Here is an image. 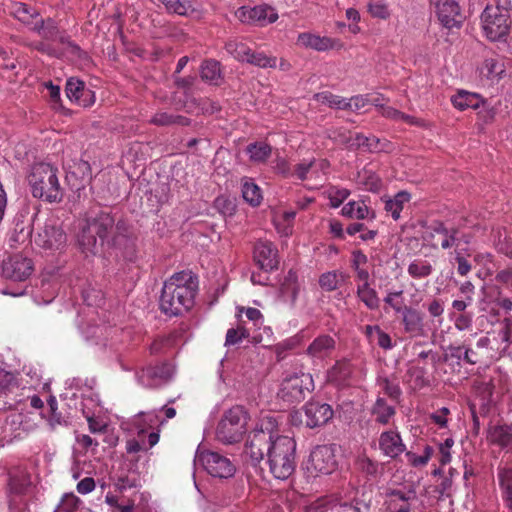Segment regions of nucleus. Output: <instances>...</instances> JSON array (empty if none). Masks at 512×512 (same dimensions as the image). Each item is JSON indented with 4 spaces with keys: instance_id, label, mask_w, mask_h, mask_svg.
Instances as JSON below:
<instances>
[{
    "instance_id": "nucleus-1",
    "label": "nucleus",
    "mask_w": 512,
    "mask_h": 512,
    "mask_svg": "<svg viewBox=\"0 0 512 512\" xmlns=\"http://www.w3.org/2000/svg\"><path fill=\"white\" fill-rule=\"evenodd\" d=\"M198 286L197 278L190 271H181L171 276L162 288L160 309L168 316H178L194 304Z\"/></svg>"
},
{
    "instance_id": "nucleus-2",
    "label": "nucleus",
    "mask_w": 512,
    "mask_h": 512,
    "mask_svg": "<svg viewBox=\"0 0 512 512\" xmlns=\"http://www.w3.org/2000/svg\"><path fill=\"white\" fill-rule=\"evenodd\" d=\"M123 223L115 224L114 217L106 211L89 212L78 234V243L86 253L97 254L105 242L109 243V236L114 228L121 231Z\"/></svg>"
},
{
    "instance_id": "nucleus-3",
    "label": "nucleus",
    "mask_w": 512,
    "mask_h": 512,
    "mask_svg": "<svg viewBox=\"0 0 512 512\" xmlns=\"http://www.w3.org/2000/svg\"><path fill=\"white\" fill-rule=\"evenodd\" d=\"M32 195L35 198L55 203L60 202L64 192L59 183L58 169L48 163H37L28 177Z\"/></svg>"
},
{
    "instance_id": "nucleus-4",
    "label": "nucleus",
    "mask_w": 512,
    "mask_h": 512,
    "mask_svg": "<svg viewBox=\"0 0 512 512\" xmlns=\"http://www.w3.org/2000/svg\"><path fill=\"white\" fill-rule=\"evenodd\" d=\"M296 442L288 436H277L268 449L270 472L280 480L288 479L296 467Z\"/></svg>"
},
{
    "instance_id": "nucleus-5",
    "label": "nucleus",
    "mask_w": 512,
    "mask_h": 512,
    "mask_svg": "<svg viewBox=\"0 0 512 512\" xmlns=\"http://www.w3.org/2000/svg\"><path fill=\"white\" fill-rule=\"evenodd\" d=\"M276 419L267 414L260 418L255 429L250 432L244 454L248 457L252 464L256 465L264 459L266 455L268 457V449L272 441H274V433L277 429Z\"/></svg>"
},
{
    "instance_id": "nucleus-6",
    "label": "nucleus",
    "mask_w": 512,
    "mask_h": 512,
    "mask_svg": "<svg viewBox=\"0 0 512 512\" xmlns=\"http://www.w3.org/2000/svg\"><path fill=\"white\" fill-rule=\"evenodd\" d=\"M249 415L244 407L236 405L227 410L216 429V437L223 444L231 445L242 440L247 431Z\"/></svg>"
},
{
    "instance_id": "nucleus-7",
    "label": "nucleus",
    "mask_w": 512,
    "mask_h": 512,
    "mask_svg": "<svg viewBox=\"0 0 512 512\" xmlns=\"http://www.w3.org/2000/svg\"><path fill=\"white\" fill-rule=\"evenodd\" d=\"M314 387L310 373L303 370L289 372L281 382L278 397L288 404L299 403L314 390Z\"/></svg>"
},
{
    "instance_id": "nucleus-8",
    "label": "nucleus",
    "mask_w": 512,
    "mask_h": 512,
    "mask_svg": "<svg viewBox=\"0 0 512 512\" xmlns=\"http://www.w3.org/2000/svg\"><path fill=\"white\" fill-rule=\"evenodd\" d=\"M334 415L332 407L327 403L307 402L301 410L290 413V422L294 426H305L310 429L326 425Z\"/></svg>"
},
{
    "instance_id": "nucleus-9",
    "label": "nucleus",
    "mask_w": 512,
    "mask_h": 512,
    "mask_svg": "<svg viewBox=\"0 0 512 512\" xmlns=\"http://www.w3.org/2000/svg\"><path fill=\"white\" fill-rule=\"evenodd\" d=\"M510 15L507 8L487 6L481 15L482 28L491 41L504 39L510 30Z\"/></svg>"
},
{
    "instance_id": "nucleus-10",
    "label": "nucleus",
    "mask_w": 512,
    "mask_h": 512,
    "mask_svg": "<svg viewBox=\"0 0 512 512\" xmlns=\"http://www.w3.org/2000/svg\"><path fill=\"white\" fill-rule=\"evenodd\" d=\"M337 468L334 448L330 445H319L310 453L306 464L307 472L312 476L328 475Z\"/></svg>"
},
{
    "instance_id": "nucleus-11",
    "label": "nucleus",
    "mask_w": 512,
    "mask_h": 512,
    "mask_svg": "<svg viewBox=\"0 0 512 512\" xmlns=\"http://www.w3.org/2000/svg\"><path fill=\"white\" fill-rule=\"evenodd\" d=\"M35 244L45 250L57 251L67 244V235L53 220L47 221L36 233Z\"/></svg>"
},
{
    "instance_id": "nucleus-12",
    "label": "nucleus",
    "mask_w": 512,
    "mask_h": 512,
    "mask_svg": "<svg viewBox=\"0 0 512 512\" xmlns=\"http://www.w3.org/2000/svg\"><path fill=\"white\" fill-rule=\"evenodd\" d=\"M235 15L242 23L257 26H266L278 19L276 10L267 4L254 7L242 6L236 10Z\"/></svg>"
},
{
    "instance_id": "nucleus-13",
    "label": "nucleus",
    "mask_w": 512,
    "mask_h": 512,
    "mask_svg": "<svg viewBox=\"0 0 512 512\" xmlns=\"http://www.w3.org/2000/svg\"><path fill=\"white\" fill-rule=\"evenodd\" d=\"M205 470L213 477L228 478L234 475L235 466L225 456L216 452H205L200 456Z\"/></svg>"
},
{
    "instance_id": "nucleus-14",
    "label": "nucleus",
    "mask_w": 512,
    "mask_h": 512,
    "mask_svg": "<svg viewBox=\"0 0 512 512\" xmlns=\"http://www.w3.org/2000/svg\"><path fill=\"white\" fill-rule=\"evenodd\" d=\"M253 259L256 265L263 271L270 272L278 268V250L268 240H259L253 249Z\"/></svg>"
},
{
    "instance_id": "nucleus-15",
    "label": "nucleus",
    "mask_w": 512,
    "mask_h": 512,
    "mask_svg": "<svg viewBox=\"0 0 512 512\" xmlns=\"http://www.w3.org/2000/svg\"><path fill=\"white\" fill-rule=\"evenodd\" d=\"M32 271L31 259L20 254L10 256L2 265L3 276L14 281L26 280L32 274Z\"/></svg>"
},
{
    "instance_id": "nucleus-16",
    "label": "nucleus",
    "mask_w": 512,
    "mask_h": 512,
    "mask_svg": "<svg viewBox=\"0 0 512 512\" xmlns=\"http://www.w3.org/2000/svg\"><path fill=\"white\" fill-rule=\"evenodd\" d=\"M296 45L301 48L312 49L318 52L342 49L344 47V44L339 39L320 36L311 32L299 33L296 39Z\"/></svg>"
},
{
    "instance_id": "nucleus-17",
    "label": "nucleus",
    "mask_w": 512,
    "mask_h": 512,
    "mask_svg": "<svg viewBox=\"0 0 512 512\" xmlns=\"http://www.w3.org/2000/svg\"><path fill=\"white\" fill-rule=\"evenodd\" d=\"M174 374V368L168 363L148 366L137 372V379L145 387H154L168 381Z\"/></svg>"
},
{
    "instance_id": "nucleus-18",
    "label": "nucleus",
    "mask_w": 512,
    "mask_h": 512,
    "mask_svg": "<svg viewBox=\"0 0 512 512\" xmlns=\"http://www.w3.org/2000/svg\"><path fill=\"white\" fill-rule=\"evenodd\" d=\"M433 230L440 236V246L444 250L452 247L462 249V243L468 245L471 242V236L469 234L462 233L454 227L448 228L442 222L435 223Z\"/></svg>"
},
{
    "instance_id": "nucleus-19",
    "label": "nucleus",
    "mask_w": 512,
    "mask_h": 512,
    "mask_svg": "<svg viewBox=\"0 0 512 512\" xmlns=\"http://www.w3.org/2000/svg\"><path fill=\"white\" fill-rule=\"evenodd\" d=\"M436 12L439 21L446 28L459 27L463 21L461 8L458 0H438Z\"/></svg>"
},
{
    "instance_id": "nucleus-20",
    "label": "nucleus",
    "mask_w": 512,
    "mask_h": 512,
    "mask_svg": "<svg viewBox=\"0 0 512 512\" xmlns=\"http://www.w3.org/2000/svg\"><path fill=\"white\" fill-rule=\"evenodd\" d=\"M405 444L397 430H388L380 434L379 449L390 458H396L405 451Z\"/></svg>"
},
{
    "instance_id": "nucleus-21",
    "label": "nucleus",
    "mask_w": 512,
    "mask_h": 512,
    "mask_svg": "<svg viewBox=\"0 0 512 512\" xmlns=\"http://www.w3.org/2000/svg\"><path fill=\"white\" fill-rule=\"evenodd\" d=\"M402 314V325L405 333L411 337H421L425 335L424 319L420 311L404 306L400 312Z\"/></svg>"
},
{
    "instance_id": "nucleus-22",
    "label": "nucleus",
    "mask_w": 512,
    "mask_h": 512,
    "mask_svg": "<svg viewBox=\"0 0 512 512\" xmlns=\"http://www.w3.org/2000/svg\"><path fill=\"white\" fill-rule=\"evenodd\" d=\"M11 492L16 496L9 502L11 512H25L26 502L17 499L18 496L24 494L30 486V480L26 476H13L9 482Z\"/></svg>"
},
{
    "instance_id": "nucleus-23",
    "label": "nucleus",
    "mask_w": 512,
    "mask_h": 512,
    "mask_svg": "<svg viewBox=\"0 0 512 512\" xmlns=\"http://www.w3.org/2000/svg\"><path fill=\"white\" fill-rule=\"evenodd\" d=\"M487 440L493 445L506 448L512 445V425H493L488 428Z\"/></svg>"
},
{
    "instance_id": "nucleus-24",
    "label": "nucleus",
    "mask_w": 512,
    "mask_h": 512,
    "mask_svg": "<svg viewBox=\"0 0 512 512\" xmlns=\"http://www.w3.org/2000/svg\"><path fill=\"white\" fill-rule=\"evenodd\" d=\"M10 13L21 23L32 27L37 19L40 18L38 10L23 2H13L10 7Z\"/></svg>"
},
{
    "instance_id": "nucleus-25",
    "label": "nucleus",
    "mask_w": 512,
    "mask_h": 512,
    "mask_svg": "<svg viewBox=\"0 0 512 512\" xmlns=\"http://www.w3.org/2000/svg\"><path fill=\"white\" fill-rule=\"evenodd\" d=\"M335 348V340L329 335H320L308 346L307 353L312 357L323 358Z\"/></svg>"
},
{
    "instance_id": "nucleus-26",
    "label": "nucleus",
    "mask_w": 512,
    "mask_h": 512,
    "mask_svg": "<svg viewBox=\"0 0 512 512\" xmlns=\"http://www.w3.org/2000/svg\"><path fill=\"white\" fill-rule=\"evenodd\" d=\"M31 30L47 41L55 40L59 34L58 27L52 18L43 19L40 17L35 21Z\"/></svg>"
},
{
    "instance_id": "nucleus-27",
    "label": "nucleus",
    "mask_w": 512,
    "mask_h": 512,
    "mask_svg": "<svg viewBox=\"0 0 512 512\" xmlns=\"http://www.w3.org/2000/svg\"><path fill=\"white\" fill-rule=\"evenodd\" d=\"M407 382L413 390L429 386L430 379L426 368L412 365L407 370Z\"/></svg>"
},
{
    "instance_id": "nucleus-28",
    "label": "nucleus",
    "mask_w": 512,
    "mask_h": 512,
    "mask_svg": "<svg viewBox=\"0 0 512 512\" xmlns=\"http://www.w3.org/2000/svg\"><path fill=\"white\" fill-rule=\"evenodd\" d=\"M150 123L157 126H188L190 124V120L182 115H177L166 111H159L155 113L154 116L150 119Z\"/></svg>"
},
{
    "instance_id": "nucleus-29",
    "label": "nucleus",
    "mask_w": 512,
    "mask_h": 512,
    "mask_svg": "<svg viewBox=\"0 0 512 512\" xmlns=\"http://www.w3.org/2000/svg\"><path fill=\"white\" fill-rule=\"evenodd\" d=\"M349 276L340 271H329L319 277L320 287L327 292L334 291L341 283L348 280Z\"/></svg>"
},
{
    "instance_id": "nucleus-30",
    "label": "nucleus",
    "mask_w": 512,
    "mask_h": 512,
    "mask_svg": "<svg viewBox=\"0 0 512 512\" xmlns=\"http://www.w3.org/2000/svg\"><path fill=\"white\" fill-rule=\"evenodd\" d=\"M452 104L459 110L468 108L477 109L481 103V98L475 93L460 91L451 98Z\"/></svg>"
},
{
    "instance_id": "nucleus-31",
    "label": "nucleus",
    "mask_w": 512,
    "mask_h": 512,
    "mask_svg": "<svg viewBox=\"0 0 512 512\" xmlns=\"http://www.w3.org/2000/svg\"><path fill=\"white\" fill-rule=\"evenodd\" d=\"M504 72V63L498 57L486 58L480 67V74L487 79L501 77Z\"/></svg>"
},
{
    "instance_id": "nucleus-32",
    "label": "nucleus",
    "mask_w": 512,
    "mask_h": 512,
    "mask_svg": "<svg viewBox=\"0 0 512 512\" xmlns=\"http://www.w3.org/2000/svg\"><path fill=\"white\" fill-rule=\"evenodd\" d=\"M410 198L408 192L400 191L392 199L385 201V210L391 214L394 220H398L404 205L410 201Z\"/></svg>"
},
{
    "instance_id": "nucleus-33",
    "label": "nucleus",
    "mask_w": 512,
    "mask_h": 512,
    "mask_svg": "<svg viewBox=\"0 0 512 512\" xmlns=\"http://www.w3.org/2000/svg\"><path fill=\"white\" fill-rule=\"evenodd\" d=\"M372 415L374 416L377 423L386 425L395 415V408L391 405H388L385 399L378 398L373 405Z\"/></svg>"
},
{
    "instance_id": "nucleus-34",
    "label": "nucleus",
    "mask_w": 512,
    "mask_h": 512,
    "mask_svg": "<svg viewBox=\"0 0 512 512\" xmlns=\"http://www.w3.org/2000/svg\"><path fill=\"white\" fill-rule=\"evenodd\" d=\"M341 213L352 219H366L370 216L371 211L362 201H349L343 206Z\"/></svg>"
},
{
    "instance_id": "nucleus-35",
    "label": "nucleus",
    "mask_w": 512,
    "mask_h": 512,
    "mask_svg": "<svg viewBox=\"0 0 512 512\" xmlns=\"http://www.w3.org/2000/svg\"><path fill=\"white\" fill-rule=\"evenodd\" d=\"M356 295L368 309L376 310L379 308L380 299L376 290L370 285H357Z\"/></svg>"
},
{
    "instance_id": "nucleus-36",
    "label": "nucleus",
    "mask_w": 512,
    "mask_h": 512,
    "mask_svg": "<svg viewBox=\"0 0 512 512\" xmlns=\"http://www.w3.org/2000/svg\"><path fill=\"white\" fill-rule=\"evenodd\" d=\"M242 196L251 206H258L262 201L261 189L252 180H242Z\"/></svg>"
},
{
    "instance_id": "nucleus-37",
    "label": "nucleus",
    "mask_w": 512,
    "mask_h": 512,
    "mask_svg": "<svg viewBox=\"0 0 512 512\" xmlns=\"http://www.w3.org/2000/svg\"><path fill=\"white\" fill-rule=\"evenodd\" d=\"M201 78L218 85L221 80L220 63L216 60H206L201 65Z\"/></svg>"
},
{
    "instance_id": "nucleus-38",
    "label": "nucleus",
    "mask_w": 512,
    "mask_h": 512,
    "mask_svg": "<svg viewBox=\"0 0 512 512\" xmlns=\"http://www.w3.org/2000/svg\"><path fill=\"white\" fill-rule=\"evenodd\" d=\"M246 152L251 161L262 163L270 157L272 149L271 146L265 142H255L247 146Z\"/></svg>"
},
{
    "instance_id": "nucleus-39",
    "label": "nucleus",
    "mask_w": 512,
    "mask_h": 512,
    "mask_svg": "<svg viewBox=\"0 0 512 512\" xmlns=\"http://www.w3.org/2000/svg\"><path fill=\"white\" fill-rule=\"evenodd\" d=\"M300 292V285L294 273L289 272L282 284L281 293L283 297L294 305Z\"/></svg>"
},
{
    "instance_id": "nucleus-40",
    "label": "nucleus",
    "mask_w": 512,
    "mask_h": 512,
    "mask_svg": "<svg viewBox=\"0 0 512 512\" xmlns=\"http://www.w3.org/2000/svg\"><path fill=\"white\" fill-rule=\"evenodd\" d=\"M407 272L415 279L426 278L432 274L433 266L428 260L419 258L408 265Z\"/></svg>"
},
{
    "instance_id": "nucleus-41",
    "label": "nucleus",
    "mask_w": 512,
    "mask_h": 512,
    "mask_svg": "<svg viewBox=\"0 0 512 512\" xmlns=\"http://www.w3.org/2000/svg\"><path fill=\"white\" fill-rule=\"evenodd\" d=\"M357 183L372 192H377L381 188L380 178L373 171L368 169H363L358 172Z\"/></svg>"
},
{
    "instance_id": "nucleus-42",
    "label": "nucleus",
    "mask_w": 512,
    "mask_h": 512,
    "mask_svg": "<svg viewBox=\"0 0 512 512\" xmlns=\"http://www.w3.org/2000/svg\"><path fill=\"white\" fill-rule=\"evenodd\" d=\"M225 49L231 56L241 62L247 61L251 51V48L246 43L237 40L228 41Z\"/></svg>"
},
{
    "instance_id": "nucleus-43",
    "label": "nucleus",
    "mask_w": 512,
    "mask_h": 512,
    "mask_svg": "<svg viewBox=\"0 0 512 512\" xmlns=\"http://www.w3.org/2000/svg\"><path fill=\"white\" fill-rule=\"evenodd\" d=\"M470 256L469 249H455L453 252V259L457 264V273L460 276L468 275L472 270V265L467 260V257Z\"/></svg>"
},
{
    "instance_id": "nucleus-44",
    "label": "nucleus",
    "mask_w": 512,
    "mask_h": 512,
    "mask_svg": "<svg viewBox=\"0 0 512 512\" xmlns=\"http://www.w3.org/2000/svg\"><path fill=\"white\" fill-rule=\"evenodd\" d=\"M165 8L171 12L176 13L178 15H189L194 12V8L192 4L188 0H159Z\"/></svg>"
},
{
    "instance_id": "nucleus-45",
    "label": "nucleus",
    "mask_w": 512,
    "mask_h": 512,
    "mask_svg": "<svg viewBox=\"0 0 512 512\" xmlns=\"http://www.w3.org/2000/svg\"><path fill=\"white\" fill-rule=\"evenodd\" d=\"M314 98L320 104L327 105L331 108L345 110L346 98L334 95L331 92L325 91L317 93Z\"/></svg>"
},
{
    "instance_id": "nucleus-46",
    "label": "nucleus",
    "mask_w": 512,
    "mask_h": 512,
    "mask_svg": "<svg viewBox=\"0 0 512 512\" xmlns=\"http://www.w3.org/2000/svg\"><path fill=\"white\" fill-rule=\"evenodd\" d=\"M260 68H275L277 66V58L268 56L262 52L250 51V55L246 61Z\"/></svg>"
},
{
    "instance_id": "nucleus-47",
    "label": "nucleus",
    "mask_w": 512,
    "mask_h": 512,
    "mask_svg": "<svg viewBox=\"0 0 512 512\" xmlns=\"http://www.w3.org/2000/svg\"><path fill=\"white\" fill-rule=\"evenodd\" d=\"M49 415L46 416L41 412L42 417L47 418L49 426L54 429L58 425L65 423L61 413L58 412V403L54 396H50L48 399Z\"/></svg>"
},
{
    "instance_id": "nucleus-48",
    "label": "nucleus",
    "mask_w": 512,
    "mask_h": 512,
    "mask_svg": "<svg viewBox=\"0 0 512 512\" xmlns=\"http://www.w3.org/2000/svg\"><path fill=\"white\" fill-rule=\"evenodd\" d=\"M500 486L504 492L507 506L512 510V470L504 469L499 473Z\"/></svg>"
},
{
    "instance_id": "nucleus-49",
    "label": "nucleus",
    "mask_w": 512,
    "mask_h": 512,
    "mask_svg": "<svg viewBox=\"0 0 512 512\" xmlns=\"http://www.w3.org/2000/svg\"><path fill=\"white\" fill-rule=\"evenodd\" d=\"M352 372V365L349 362H337L331 370V377L335 381L345 383L351 377Z\"/></svg>"
},
{
    "instance_id": "nucleus-50",
    "label": "nucleus",
    "mask_w": 512,
    "mask_h": 512,
    "mask_svg": "<svg viewBox=\"0 0 512 512\" xmlns=\"http://www.w3.org/2000/svg\"><path fill=\"white\" fill-rule=\"evenodd\" d=\"M367 9L370 15L374 18L386 20L390 17L388 5L382 0L370 1L367 4Z\"/></svg>"
},
{
    "instance_id": "nucleus-51",
    "label": "nucleus",
    "mask_w": 512,
    "mask_h": 512,
    "mask_svg": "<svg viewBox=\"0 0 512 512\" xmlns=\"http://www.w3.org/2000/svg\"><path fill=\"white\" fill-rule=\"evenodd\" d=\"M296 213L294 211H285L275 219L277 230L284 234L289 235L292 232V222Z\"/></svg>"
},
{
    "instance_id": "nucleus-52",
    "label": "nucleus",
    "mask_w": 512,
    "mask_h": 512,
    "mask_svg": "<svg viewBox=\"0 0 512 512\" xmlns=\"http://www.w3.org/2000/svg\"><path fill=\"white\" fill-rule=\"evenodd\" d=\"M248 337L249 332L244 326L239 325L237 328H230L226 333L225 346L239 344L243 339Z\"/></svg>"
},
{
    "instance_id": "nucleus-53",
    "label": "nucleus",
    "mask_w": 512,
    "mask_h": 512,
    "mask_svg": "<svg viewBox=\"0 0 512 512\" xmlns=\"http://www.w3.org/2000/svg\"><path fill=\"white\" fill-rule=\"evenodd\" d=\"M433 455V448L431 446H426L424 448V452L422 455L418 456L413 452H407L406 458L409 464H411L414 467H424L427 465L429 460L431 459Z\"/></svg>"
},
{
    "instance_id": "nucleus-54",
    "label": "nucleus",
    "mask_w": 512,
    "mask_h": 512,
    "mask_svg": "<svg viewBox=\"0 0 512 512\" xmlns=\"http://www.w3.org/2000/svg\"><path fill=\"white\" fill-rule=\"evenodd\" d=\"M80 499L73 493L65 494L54 512H75L78 508Z\"/></svg>"
},
{
    "instance_id": "nucleus-55",
    "label": "nucleus",
    "mask_w": 512,
    "mask_h": 512,
    "mask_svg": "<svg viewBox=\"0 0 512 512\" xmlns=\"http://www.w3.org/2000/svg\"><path fill=\"white\" fill-rule=\"evenodd\" d=\"M84 87L85 83L83 81L76 78L68 79L66 83V95L69 100L76 103V101L80 99L79 97Z\"/></svg>"
},
{
    "instance_id": "nucleus-56",
    "label": "nucleus",
    "mask_w": 512,
    "mask_h": 512,
    "mask_svg": "<svg viewBox=\"0 0 512 512\" xmlns=\"http://www.w3.org/2000/svg\"><path fill=\"white\" fill-rule=\"evenodd\" d=\"M175 338V335H169L167 337L155 339L149 347L150 353L158 354L163 352L165 349L172 347Z\"/></svg>"
},
{
    "instance_id": "nucleus-57",
    "label": "nucleus",
    "mask_w": 512,
    "mask_h": 512,
    "mask_svg": "<svg viewBox=\"0 0 512 512\" xmlns=\"http://www.w3.org/2000/svg\"><path fill=\"white\" fill-rule=\"evenodd\" d=\"M312 168H313L312 159L303 160L302 162L295 165L294 174L300 180H305L308 178L312 179V178H314V176H312Z\"/></svg>"
},
{
    "instance_id": "nucleus-58",
    "label": "nucleus",
    "mask_w": 512,
    "mask_h": 512,
    "mask_svg": "<svg viewBox=\"0 0 512 512\" xmlns=\"http://www.w3.org/2000/svg\"><path fill=\"white\" fill-rule=\"evenodd\" d=\"M383 391L392 399H398L401 395V389L397 383L385 378L380 383Z\"/></svg>"
},
{
    "instance_id": "nucleus-59",
    "label": "nucleus",
    "mask_w": 512,
    "mask_h": 512,
    "mask_svg": "<svg viewBox=\"0 0 512 512\" xmlns=\"http://www.w3.org/2000/svg\"><path fill=\"white\" fill-rule=\"evenodd\" d=\"M349 195V190L345 188L331 191L329 194L331 206L334 208L339 207L344 202V200L348 198Z\"/></svg>"
},
{
    "instance_id": "nucleus-60",
    "label": "nucleus",
    "mask_w": 512,
    "mask_h": 512,
    "mask_svg": "<svg viewBox=\"0 0 512 512\" xmlns=\"http://www.w3.org/2000/svg\"><path fill=\"white\" fill-rule=\"evenodd\" d=\"M402 294V290L387 292V295L384 297L385 304L389 305L395 312L400 313L404 306L401 303L396 302L395 298L401 297Z\"/></svg>"
},
{
    "instance_id": "nucleus-61",
    "label": "nucleus",
    "mask_w": 512,
    "mask_h": 512,
    "mask_svg": "<svg viewBox=\"0 0 512 512\" xmlns=\"http://www.w3.org/2000/svg\"><path fill=\"white\" fill-rule=\"evenodd\" d=\"M215 207L224 215H232L235 211L234 203L225 197H217Z\"/></svg>"
},
{
    "instance_id": "nucleus-62",
    "label": "nucleus",
    "mask_w": 512,
    "mask_h": 512,
    "mask_svg": "<svg viewBox=\"0 0 512 512\" xmlns=\"http://www.w3.org/2000/svg\"><path fill=\"white\" fill-rule=\"evenodd\" d=\"M367 102L368 100L362 95L353 96L349 99H346L345 110H360L366 106Z\"/></svg>"
},
{
    "instance_id": "nucleus-63",
    "label": "nucleus",
    "mask_w": 512,
    "mask_h": 512,
    "mask_svg": "<svg viewBox=\"0 0 512 512\" xmlns=\"http://www.w3.org/2000/svg\"><path fill=\"white\" fill-rule=\"evenodd\" d=\"M454 441L451 438H447L444 443L440 444L439 451L441 454L440 463L446 465L451 461L450 449L453 446Z\"/></svg>"
},
{
    "instance_id": "nucleus-64",
    "label": "nucleus",
    "mask_w": 512,
    "mask_h": 512,
    "mask_svg": "<svg viewBox=\"0 0 512 512\" xmlns=\"http://www.w3.org/2000/svg\"><path fill=\"white\" fill-rule=\"evenodd\" d=\"M365 149H367L370 152H381L386 149L387 143L382 142L379 138L376 136H367Z\"/></svg>"
}]
</instances>
